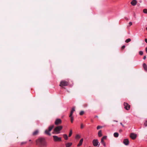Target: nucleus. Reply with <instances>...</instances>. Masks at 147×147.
I'll return each instance as SVG.
<instances>
[{
  "mask_svg": "<svg viewBox=\"0 0 147 147\" xmlns=\"http://www.w3.org/2000/svg\"><path fill=\"white\" fill-rule=\"evenodd\" d=\"M54 127V125H52L49 126L48 127V129H46L45 130V134L48 135L50 136L51 134L50 133V131L52 130Z\"/></svg>",
  "mask_w": 147,
  "mask_h": 147,
  "instance_id": "1",
  "label": "nucleus"
},
{
  "mask_svg": "<svg viewBox=\"0 0 147 147\" xmlns=\"http://www.w3.org/2000/svg\"><path fill=\"white\" fill-rule=\"evenodd\" d=\"M62 128L63 126H59L56 127L54 130L56 134H58L60 133V131L62 130Z\"/></svg>",
  "mask_w": 147,
  "mask_h": 147,
  "instance_id": "2",
  "label": "nucleus"
},
{
  "mask_svg": "<svg viewBox=\"0 0 147 147\" xmlns=\"http://www.w3.org/2000/svg\"><path fill=\"white\" fill-rule=\"evenodd\" d=\"M69 82L68 81L63 80L61 81L59 86H61L63 87L67 86Z\"/></svg>",
  "mask_w": 147,
  "mask_h": 147,
  "instance_id": "3",
  "label": "nucleus"
},
{
  "mask_svg": "<svg viewBox=\"0 0 147 147\" xmlns=\"http://www.w3.org/2000/svg\"><path fill=\"white\" fill-rule=\"evenodd\" d=\"M75 111V109L74 108H73L70 112V113L69 116V117L70 118V120L71 123H73L74 121V117L73 116V114L74 112Z\"/></svg>",
  "mask_w": 147,
  "mask_h": 147,
  "instance_id": "4",
  "label": "nucleus"
},
{
  "mask_svg": "<svg viewBox=\"0 0 147 147\" xmlns=\"http://www.w3.org/2000/svg\"><path fill=\"white\" fill-rule=\"evenodd\" d=\"M44 139L42 138H39L36 140V144L37 145H41L44 140Z\"/></svg>",
  "mask_w": 147,
  "mask_h": 147,
  "instance_id": "5",
  "label": "nucleus"
},
{
  "mask_svg": "<svg viewBox=\"0 0 147 147\" xmlns=\"http://www.w3.org/2000/svg\"><path fill=\"white\" fill-rule=\"evenodd\" d=\"M53 140L55 142H60L61 140V138L60 137H58L57 136H53Z\"/></svg>",
  "mask_w": 147,
  "mask_h": 147,
  "instance_id": "6",
  "label": "nucleus"
},
{
  "mask_svg": "<svg viewBox=\"0 0 147 147\" xmlns=\"http://www.w3.org/2000/svg\"><path fill=\"white\" fill-rule=\"evenodd\" d=\"M123 105L124 106V108L125 109L128 110L130 109V106L127 103L124 102Z\"/></svg>",
  "mask_w": 147,
  "mask_h": 147,
  "instance_id": "7",
  "label": "nucleus"
},
{
  "mask_svg": "<svg viewBox=\"0 0 147 147\" xmlns=\"http://www.w3.org/2000/svg\"><path fill=\"white\" fill-rule=\"evenodd\" d=\"M62 123L61 120L59 119H57L55 121V123L56 125L61 124Z\"/></svg>",
  "mask_w": 147,
  "mask_h": 147,
  "instance_id": "8",
  "label": "nucleus"
},
{
  "mask_svg": "<svg viewBox=\"0 0 147 147\" xmlns=\"http://www.w3.org/2000/svg\"><path fill=\"white\" fill-rule=\"evenodd\" d=\"M98 141L97 139L94 140L92 141V143L94 146H96L98 144Z\"/></svg>",
  "mask_w": 147,
  "mask_h": 147,
  "instance_id": "9",
  "label": "nucleus"
},
{
  "mask_svg": "<svg viewBox=\"0 0 147 147\" xmlns=\"http://www.w3.org/2000/svg\"><path fill=\"white\" fill-rule=\"evenodd\" d=\"M130 138L133 140L135 139L137 137V135L134 133H131L130 136Z\"/></svg>",
  "mask_w": 147,
  "mask_h": 147,
  "instance_id": "10",
  "label": "nucleus"
},
{
  "mask_svg": "<svg viewBox=\"0 0 147 147\" xmlns=\"http://www.w3.org/2000/svg\"><path fill=\"white\" fill-rule=\"evenodd\" d=\"M123 143L126 145H127L129 144V141L127 139H125L123 140Z\"/></svg>",
  "mask_w": 147,
  "mask_h": 147,
  "instance_id": "11",
  "label": "nucleus"
},
{
  "mask_svg": "<svg viewBox=\"0 0 147 147\" xmlns=\"http://www.w3.org/2000/svg\"><path fill=\"white\" fill-rule=\"evenodd\" d=\"M72 144V142H67L65 144L66 147H70Z\"/></svg>",
  "mask_w": 147,
  "mask_h": 147,
  "instance_id": "12",
  "label": "nucleus"
},
{
  "mask_svg": "<svg viewBox=\"0 0 147 147\" xmlns=\"http://www.w3.org/2000/svg\"><path fill=\"white\" fill-rule=\"evenodd\" d=\"M137 3V1L136 0H133L131 3V4L133 6L135 5Z\"/></svg>",
  "mask_w": 147,
  "mask_h": 147,
  "instance_id": "13",
  "label": "nucleus"
},
{
  "mask_svg": "<svg viewBox=\"0 0 147 147\" xmlns=\"http://www.w3.org/2000/svg\"><path fill=\"white\" fill-rule=\"evenodd\" d=\"M83 138L81 139L79 143L77 145L78 146H80L82 145L83 142Z\"/></svg>",
  "mask_w": 147,
  "mask_h": 147,
  "instance_id": "14",
  "label": "nucleus"
},
{
  "mask_svg": "<svg viewBox=\"0 0 147 147\" xmlns=\"http://www.w3.org/2000/svg\"><path fill=\"white\" fill-rule=\"evenodd\" d=\"M42 146H46L47 145V142L45 141V140L43 141L42 144H41Z\"/></svg>",
  "mask_w": 147,
  "mask_h": 147,
  "instance_id": "15",
  "label": "nucleus"
},
{
  "mask_svg": "<svg viewBox=\"0 0 147 147\" xmlns=\"http://www.w3.org/2000/svg\"><path fill=\"white\" fill-rule=\"evenodd\" d=\"M143 67L144 69V70L147 71V65L145 63H144L143 64Z\"/></svg>",
  "mask_w": 147,
  "mask_h": 147,
  "instance_id": "16",
  "label": "nucleus"
},
{
  "mask_svg": "<svg viewBox=\"0 0 147 147\" xmlns=\"http://www.w3.org/2000/svg\"><path fill=\"white\" fill-rule=\"evenodd\" d=\"M104 140H102L101 139V142L102 143V144L104 146V147L106 146V144L105 143V142L104 141Z\"/></svg>",
  "mask_w": 147,
  "mask_h": 147,
  "instance_id": "17",
  "label": "nucleus"
},
{
  "mask_svg": "<svg viewBox=\"0 0 147 147\" xmlns=\"http://www.w3.org/2000/svg\"><path fill=\"white\" fill-rule=\"evenodd\" d=\"M98 135L99 137H101L102 136V132L101 130H99L98 131Z\"/></svg>",
  "mask_w": 147,
  "mask_h": 147,
  "instance_id": "18",
  "label": "nucleus"
},
{
  "mask_svg": "<svg viewBox=\"0 0 147 147\" xmlns=\"http://www.w3.org/2000/svg\"><path fill=\"white\" fill-rule=\"evenodd\" d=\"M114 136L115 137L117 138L119 136V134L117 132H115L114 134Z\"/></svg>",
  "mask_w": 147,
  "mask_h": 147,
  "instance_id": "19",
  "label": "nucleus"
},
{
  "mask_svg": "<svg viewBox=\"0 0 147 147\" xmlns=\"http://www.w3.org/2000/svg\"><path fill=\"white\" fill-rule=\"evenodd\" d=\"M63 136L65 140H68V136H67L66 134H64L63 135Z\"/></svg>",
  "mask_w": 147,
  "mask_h": 147,
  "instance_id": "20",
  "label": "nucleus"
},
{
  "mask_svg": "<svg viewBox=\"0 0 147 147\" xmlns=\"http://www.w3.org/2000/svg\"><path fill=\"white\" fill-rule=\"evenodd\" d=\"M38 130H36L33 133V135H36L38 134Z\"/></svg>",
  "mask_w": 147,
  "mask_h": 147,
  "instance_id": "21",
  "label": "nucleus"
},
{
  "mask_svg": "<svg viewBox=\"0 0 147 147\" xmlns=\"http://www.w3.org/2000/svg\"><path fill=\"white\" fill-rule=\"evenodd\" d=\"M26 143H27L26 142H21L20 143V145L21 146H22L23 145H24L26 144Z\"/></svg>",
  "mask_w": 147,
  "mask_h": 147,
  "instance_id": "22",
  "label": "nucleus"
},
{
  "mask_svg": "<svg viewBox=\"0 0 147 147\" xmlns=\"http://www.w3.org/2000/svg\"><path fill=\"white\" fill-rule=\"evenodd\" d=\"M72 131L71 129L69 133V137H70L72 135Z\"/></svg>",
  "mask_w": 147,
  "mask_h": 147,
  "instance_id": "23",
  "label": "nucleus"
},
{
  "mask_svg": "<svg viewBox=\"0 0 147 147\" xmlns=\"http://www.w3.org/2000/svg\"><path fill=\"white\" fill-rule=\"evenodd\" d=\"M131 41V39L130 38H128L125 40V42L126 43H128L130 42Z\"/></svg>",
  "mask_w": 147,
  "mask_h": 147,
  "instance_id": "24",
  "label": "nucleus"
},
{
  "mask_svg": "<svg viewBox=\"0 0 147 147\" xmlns=\"http://www.w3.org/2000/svg\"><path fill=\"white\" fill-rule=\"evenodd\" d=\"M81 137L80 136L79 134H77L76 136V139H79Z\"/></svg>",
  "mask_w": 147,
  "mask_h": 147,
  "instance_id": "25",
  "label": "nucleus"
},
{
  "mask_svg": "<svg viewBox=\"0 0 147 147\" xmlns=\"http://www.w3.org/2000/svg\"><path fill=\"white\" fill-rule=\"evenodd\" d=\"M143 11L145 13H147V9H144L143 10Z\"/></svg>",
  "mask_w": 147,
  "mask_h": 147,
  "instance_id": "26",
  "label": "nucleus"
},
{
  "mask_svg": "<svg viewBox=\"0 0 147 147\" xmlns=\"http://www.w3.org/2000/svg\"><path fill=\"white\" fill-rule=\"evenodd\" d=\"M107 136H103L101 138V139H102V140H106L107 139Z\"/></svg>",
  "mask_w": 147,
  "mask_h": 147,
  "instance_id": "27",
  "label": "nucleus"
},
{
  "mask_svg": "<svg viewBox=\"0 0 147 147\" xmlns=\"http://www.w3.org/2000/svg\"><path fill=\"white\" fill-rule=\"evenodd\" d=\"M84 113V112L83 111H80V115H82Z\"/></svg>",
  "mask_w": 147,
  "mask_h": 147,
  "instance_id": "28",
  "label": "nucleus"
},
{
  "mask_svg": "<svg viewBox=\"0 0 147 147\" xmlns=\"http://www.w3.org/2000/svg\"><path fill=\"white\" fill-rule=\"evenodd\" d=\"M139 54L140 55H143V53L142 51H140L139 52Z\"/></svg>",
  "mask_w": 147,
  "mask_h": 147,
  "instance_id": "29",
  "label": "nucleus"
},
{
  "mask_svg": "<svg viewBox=\"0 0 147 147\" xmlns=\"http://www.w3.org/2000/svg\"><path fill=\"white\" fill-rule=\"evenodd\" d=\"M102 127V126H98L97 127V129H100V128H101Z\"/></svg>",
  "mask_w": 147,
  "mask_h": 147,
  "instance_id": "30",
  "label": "nucleus"
},
{
  "mask_svg": "<svg viewBox=\"0 0 147 147\" xmlns=\"http://www.w3.org/2000/svg\"><path fill=\"white\" fill-rule=\"evenodd\" d=\"M144 125L145 126H147V121H145V122L144 123Z\"/></svg>",
  "mask_w": 147,
  "mask_h": 147,
  "instance_id": "31",
  "label": "nucleus"
},
{
  "mask_svg": "<svg viewBox=\"0 0 147 147\" xmlns=\"http://www.w3.org/2000/svg\"><path fill=\"white\" fill-rule=\"evenodd\" d=\"M125 47V45H123L122 47H121V49L122 50L123 49H124Z\"/></svg>",
  "mask_w": 147,
  "mask_h": 147,
  "instance_id": "32",
  "label": "nucleus"
},
{
  "mask_svg": "<svg viewBox=\"0 0 147 147\" xmlns=\"http://www.w3.org/2000/svg\"><path fill=\"white\" fill-rule=\"evenodd\" d=\"M129 26H130L132 24V22H130L129 23Z\"/></svg>",
  "mask_w": 147,
  "mask_h": 147,
  "instance_id": "33",
  "label": "nucleus"
},
{
  "mask_svg": "<svg viewBox=\"0 0 147 147\" xmlns=\"http://www.w3.org/2000/svg\"><path fill=\"white\" fill-rule=\"evenodd\" d=\"M146 58V56H144V57H143V59H145Z\"/></svg>",
  "mask_w": 147,
  "mask_h": 147,
  "instance_id": "34",
  "label": "nucleus"
},
{
  "mask_svg": "<svg viewBox=\"0 0 147 147\" xmlns=\"http://www.w3.org/2000/svg\"><path fill=\"white\" fill-rule=\"evenodd\" d=\"M145 41L146 42V43H147V39H145Z\"/></svg>",
  "mask_w": 147,
  "mask_h": 147,
  "instance_id": "35",
  "label": "nucleus"
},
{
  "mask_svg": "<svg viewBox=\"0 0 147 147\" xmlns=\"http://www.w3.org/2000/svg\"><path fill=\"white\" fill-rule=\"evenodd\" d=\"M81 127L82 128H83V126L82 124L81 125Z\"/></svg>",
  "mask_w": 147,
  "mask_h": 147,
  "instance_id": "36",
  "label": "nucleus"
},
{
  "mask_svg": "<svg viewBox=\"0 0 147 147\" xmlns=\"http://www.w3.org/2000/svg\"><path fill=\"white\" fill-rule=\"evenodd\" d=\"M120 124L123 127H124V125L122 124V123H120Z\"/></svg>",
  "mask_w": 147,
  "mask_h": 147,
  "instance_id": "37",
  "label": "nucleus"
},
{
  "mask_svg": "<svg viewBox=\"0 0 147 147\" xmlns=\"http://www.w3.org/2000/svg\"><path fill=\"white\" fill-rule=\"evenodd\" d=\"M146 51L147 53V47L146 48Z\"/></svg>",
  "mask_w": 147,
  "mask_h": 147,
  "instance_id": "38",
  "label": "nucleus"
},
{
  "mask_svg": "<svg viewBox=\"0 0 147 147\" xmlns=\"http://www.w3.org/2000/svg\"><path fill=\"white\" fill-rule=\"evenodd\" d=\"M119 131L120 132H121V131H122V130H120Z\"/></svg>",
  "mask_w": 147,
  "mask_h": 147,
  "instance_id": "39",
  "label": "nucleus"
},
{
  "mask_svg": "<svg viewBox=\"0 0 147 147\" xmlns=\"http://www.w3.org/2000/svg\"><path fill=\"white\" fill-rule=\"evenodd\" d=\"M146 30H147V27H146Z\"/></svg>",
  "mask_w": 147,
  "mask_h": 147,
  "instance_id": "40",
  "label": "nucleus"
},
{
  "mask_svg": "<svg viewBox=\"0 0 147 147\" xmlns=\"http://www.w3.org/2000/svg\"><path fill=\"white\" fill-rule=\"evenodd\" d=\"M96 117H98V116H96Z\"/></svg>",
  "mask_w": 147,
  "mask_h": 147,
  "instance_id": "41",
  "label": "nucleus"
},
{
  "mask_svg": "<svg viewBox=\"0 0 147 147\" xmlns=\"http://www.w3.org/2000/svg\"><path fill=\"white\" fill-rule=\"evenodd\" d=\"M29 141H31V140H29Z\"/></svg>",
  "mask_w": 147,
  "mask_h": 147,
  "instance_id": "42",
  "label": "nucleus"
}]
</instances>
